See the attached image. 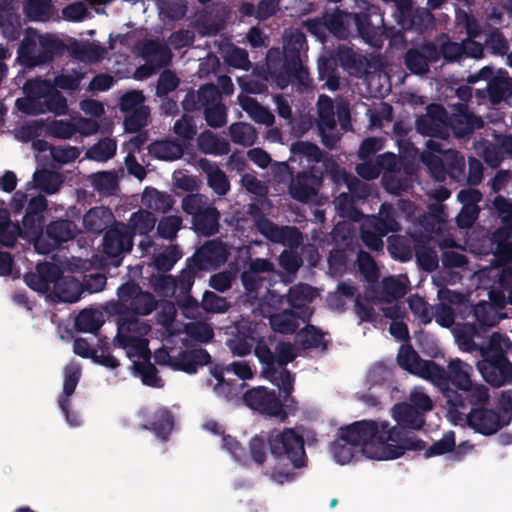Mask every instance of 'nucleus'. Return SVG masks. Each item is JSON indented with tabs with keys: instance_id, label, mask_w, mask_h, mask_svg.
<instances>
[{
	"instance_id": "34",
	"label": "nucleus",
	"mask_w": 512,
	"mask_h": 512,
	"mask_svg": "<svg viewBox=\"0 0 512 512\" xmlns=\"http://www.w3.org/2000/svg\"><path fill=\"white\" fill-rule=\"evenodd\" d=\"M490 299L493 302L478 303L473 309V315L476 321L483 326L496 325L502 316H499L493 305L502 308L505 306V297L495 292H490Z\"/></svg>"
},
{
	"instance_id": "6",
	"label": "nucleus",
	"mask_w": 512,
	"mask_h": 512,
	"mask_svg": "<svg viewBox=\"0 0 512 512\" xmlns=\"http://www.w3.org/2000/svg\"><path fill=\"white\" fill-rule=\"evenodd\" d=\"M255 355L262 364V374L279 390L289 395L293 389L294 379L291 373L285 369V365L292 362L297 354L295 347L290 343H279L273 353L263 342L255 346ZM290 398L284 396V401L288 402ZM291 401H293L291 399Z\"/></svg>"
},
{
	"instance_id": "58",
	"label": "nucleus",
	"mask_w": 512,
	"mask_h": 512,
	"mask_svg": "<svg viewBox=\"0 0 512 512\" xmlns=\"http://www.w3.org/2000/svg\"><path fill=\"white\" fill-rule=\"evenodd\" d=\"M84 75L81 68H65L55 77L53 86L62 90H77Z\"/></svg>"
},
{
	"instance_id": "7",
	"label": "nucleus",
	"mask_w": 512,
	"mask_h": 512,
	"mask_svg": "<svg viewBox=\"0 0 512 512\" xmlns=\"http://www.w3.org/2000/svg\"><path fill=\"white\" fill-rule=\"evenodd\" d=\"M306 38L299 30H290L285 33L283 46V71L276 75V62L280 55L278 49H270L267 53V66L274 82L279 88H284L292 77L304 80L306 71L303 68L300 53L305 49Z\"/></svg>"
},
{
	"instance_id": "59",
	"label": "nucleus",
	"mask_w": 512,
	"mask_h": 512,
	"mask_svg": "<svg viewBox=\"0 0 512 512\" xmlns=\"http://www.w3.org/2000/svg\"><path fill=\"white\" fill-rule=\"evenodd\" d=\"M116 150L115 140L104 138L87 150L86 158L97 162H106L115 155Z\"/></svg>"
},
{
	"instance_id": "56",
	"label": "nucleus",
	"mask_w": 512,
	"mask_h": 512,
	"mask_svg": "<svg viewBox=\"0 0 512 512\" xmlns=\"http://www.w3.org/2000/svg\"><path fill=\"white\" fill-rule=\"evenodd\" d=\"M141 201L145 207L159 212H166L172 206V200L168 194L151 187L145 188Z\"/></svg>"
},
{
	"instance_id": "44",
	"label": "nucleus",
	"mask_w": 512,
	"mask_h": 512,
	"mask_svg": "<svg viewBox=\"0 0 512 512\" xmlns=\"http://www.w3.org/2000/svg\"><path fill=\"white\" fill-rule=\"evenodd\" d=\"M135 376L140 377L143 384L151 387H162L163 381L157 375L156 368L149 362L150 355L145 358L136 357L130 359Z\"/></svg>"
},
{
	"instance_id": "31",
	"label": "nucleus",
	"mask_w": 512,
	"mask_h": 512,
	"mask_svg": "<svg viewBox=\"0 0 512 512\" xmlns=\"http://www.w3.org/2000/svg\"><path fill=\"white\" fill-rule=\"evenodd\" d=\"M58 272L59 268L55 264L39 263L36 266V272L26 274L24 280L31 289L44 294L51 292Z\"/></svg>"
},
{
	"instance_id": "53",
	"label": "nucleus",
	"mask_w": 512,
	"mask_h": 512,
	"mask_svg": "<svg viewBox=\"0 0 512 512\" xmlns=\"http://www.w3.org/2000/svg\"><path fill=\"white\" fill-rule=\"evenodd\" d=\"M492 243L495 246L494 254L501 261L512 260V230L498 228L492 235Z\"/></svg>"
},
{
	"instance_id": "41",
	"label": "nucleus",
	"mask_w": 512,
	"mask_h": 512,
	"mask_svg": "<svg viewBox=\"0 0 512 512\" xmlns=\"http://www.w3.org/2000/svg\"><path fill=\"white\" fill-rule=\"evenodd\" d=\"M40 83V79L29 80L23 87L25 96L16 100L17 109L27 115H39L45 112L42 95L28 91L30 85Z\"/></svg>"
},
{
	"instance_id": "61",
	"label": "nucleus",
	"mask_w": 512,
	"mask_h": 512,
	"mask_svg": "<svg viewBox=\"0 0 512 512\" xmlns=\"http://www.w3.org/2000/svg\"><path fill=\"white\" fill-rule=\"evenodd\" d=\"M231 140L243 146H251L257 139L254 127L248 123H234L229 127Z\"/></svg>"
},
{
	"instance_id": "22",
	"label": "nucleus",
	"mask_w": 512,
	"mask_h": 512,
	"mask_svg": "<svg viewBox=\"0 0 512 512\" xmlns=\"http://www.w3.org/2000/svg\"><path fill=\"white\" fill-rule=\"evenodd\" d=\"M319 114V131L325 146L332 148L339 139L335 131V113L331 98L320 95L317 102Z\"/></svg>"
},
{
	"instance_id": "2",
	"label": "nucleus",
	"mask_w": 512,
	"mask_h": 512,
	"mask_svg": "<svg viewBox=\"0 0 512 512\" xmlns=\"http://www.w3.org/2000/svg\"><path fill=\"white\" fill-rule=\"evenodd\" d=\"M449 125L458 134H466L482 127L483 121L467 111L463 105L459 114L448 121L447 113L437 104L429 105L427 113L417 119V131L431 137L426 142V150L421 154V159L437 181H444L447 175L458 179L465 166L463 156L442 146V140L449 135Z\"/></svg>"
},
{
	"instance_id": "3",
	"label": "nucleus",
	"mask_w": 512,
	"mask_h": 512,
	"mask_svg": "<svg viewBox=\"0 0 512 512\" xmlns=\"http://www.w3.org/2000/svg\"><path fill=\"white\" fill-rule=\"evenodd\" d=\"M46 207L47 200L44 196L32 197L27 214L23 217L22 230L10 221L7 209H0V248L12 246L18 235H21L33 242L34 248L39 254H47L60 242L72 239L76 235L77 227L68 220L51 223L47 227L46 235L43 234L44 218L42 213Z\"/></svg>"
},
{
	"instance_id": "18",
	"label": "nucleus",
	"mask_w": 512,
	"mask_h": 512,
	"mask_svg": "<svg viewBox=\"0 0 512 512\" xmlns=\"http://www.w3.org/2000/svg\"><path fill=\"white\" fill-rule=\"evenodd\" d=\"M477 369L492 386L512 385V364L506 357L483 358L477 363Z\"/></svg>"
},
{
	"instance_id": "12",
	"label": "nucleus",
	"mask_w": 512,
	"mask_h": 512,
	"mask_svg": "<svg viewBox=\"0 0 512 512\" xmlns=\"http://www.w3.org/2000/svg\"><path fill=\"white\" fill-rule=\"evenodd\" d=\"M408 278L400 275L398 277H387L382 280L381 291L375 292L367 289L365 299H357L355 311L361 321L376 322V313L370 304V300L391 302L394 299L404 296L408 289Z\"/></svg>"
},
{
	"instance_id": "45",
	"label": "nucleus",
	"mask_w": 512,
	"mask_h": 512,
	"mask_svg": "<svg viewBox=\"0 0 512 512\" xmlns=\"http://www.w3.org/2000/svg\"><path fill=\"white\" fill-rule=\"evenodd\" d=\"M142 56L157 68L167 65L172 58L169 48L157 41H146L142 47Z\"/></svg>"
},
{
	"instance_id": "9",
	"label": "nucleus",
	"mask_w": 512,
	"mask_h": 512,
	"mask_svg": "<svg viewBox=\"0 0 512 512\" xmlns=\"http://www.w3.org/2000/svg\"><path fill=\"white\" fill-rule=\"evenodd\" d=\"M151 326L137 317H119L114 346L125 350L129 359L145 358L150 355L148 336Z\"/></svg>"
},
{
	"instance_id": "54",
	"label": "nucleus",
	"mask_w": 512,
	"mask_h": 512,
	"mask_svg": "<svg viewBox=\"0 0 512 512\" xmlns=\"http://www.w3.org/2000/svg\"><path fill=\"white\" fill-rule=\"evenodd\" d=\"M197 144L203 153L215 156L225 155L230 150L229 143L225 139L219 138L209 131L200 134Z\"/></svg>"
},
{
	"instance_id": "49",
	"label": "nucleus",
	"mask_w": 512,
	"mask_h": 512,
	"mask_svg": "<svg viewBox=\"0 0 512 512\" xmlns=\"http://www.w3.org/2000/svg\"><path fill=\"white\" fill-rule=\"evenodd\" d=\"M149 153L159 160L174 161L183 154V147L176 141L161 140L149 145Z\"/></svg>"
},
{
	"instance_id": "23",
	"label": "nucleus",
	"mask_w": 512,
	"mask_h": 512,
	"mask_svg": "<svg viewBox=\"0 0 512 512\" xmlns=\"http://www.w3.org/2000/svg\"><path fill=\"white\" fill-rule=\"evenodd\" d=\"M228 247L221 241L212 240L200 247L193 256V261L199 269L216 268L227 261Z\"/></svg>"
},
{
	"instance_id": "10",
	"label": "nucleus",
	"mask_w": 512,
	"mask_h": 512,
	"mask_svg": "<svg viewBox=\"0 0 512 512\" xmlns=\"http://www.w3.org/2000/svg\"><path fill=\"white\" fill-rule=\"evenodd\" d=\"M267 442L271 454L278 461H287L294 469L306 466L304 435L299 428L274 430L268 435Z\"/></svg>"
},
{
	"instance_id": "20",
	"label": "nucleus",
	"mask_w": 512,
	"mask_h": 512,
	"mask_svg": "<svg viewBox=\"0 0 512 512\" xmlns=\"http://www.w3.org/2000/svg\"><path fill=\"white\" fill-rule=\"evenodd\" d=\"M321 173L315 166L311 167L310 172L298 173L289 187L291 197L304 203L313 201L321 185Z\"/></svg>"
},
{
	"instance_id": "17",
	"label": "nucleus",
	"mask_w": 512,
	"mask_h": 512,
	"mask_svg": "<svg viewBox=\"0 0 512 512\" xmlns=\"http://www.w3.org/2000/svg\"><path fill=\"white\" fill-rule=\"evenodd\" d=\"M103 252L112 260L114 266H119L124 254L132 248V235L123 224L108 230L103 238Z\"/></svg>"
},
{
	"instance_id": "29",
	"label": "nucleus",
	"mask_w": 512,
	"mask_h": 512,
	"mask_svg": "<svg viewBox=\"0 0 512 512\" xmlns=\"http://www.w3.org/2000/svg\"><path fill=\"white\" fill-rule=\"evenodd\" d=\"M384 2H392L396 6L399 16L398 24L403 29H408L414 25L427 26L432 24L433 15L429 9L418 8L415 15L412 16L411 0H383Z\"/></svg>"
},
{
	"instance_id": "40",
	"label": "nucleus",
	"mask_w": 512,
	"mask_h": 512,
	"mask_svg": "<svg viewBox=\"0 0 512 512\" xmlns=\"http://www.w3.org/2000/svg\"><path fill=\"white\" fill-rule=\"evenodd\" d=\"M198 165L205 172L208 185L216 194L223 196L229 191L228 178L216 163L202 158L198 161Z\"/></svg>"
},
{
	"instance_id": "43",
	"label": "nucleus",
	"mask_w": 512,
	"mask_h": 512,
	"mask_svg": "<svg viewBox=\"0 0 512 512\" xmlns=\"http://www.w3.org/2000/svg\"><path fill=\"white\" fill-rule=\"evenodd\" d=\"M114 221L112 211L106 207H94L83 217L84 227L94 233L102 232Z\"/></svg>"
},
{
	"instance_id": "5",
	"label": "nucleus",
	"mask_w": 512,
	"mask_h": 512,
	"mask_svg": "<svg viewBox=\"0 0 512 512\" xmlns=\"http://www.w3.org/2000/svg\"><path fill=\"white\" fill-rule=\"evenodd\" d=\"M328 30L338 38H348L358 34L367 44L381 47L384 41L383 19L379 9L367 5L366 12L351 14L336 11L323 17Z\"/></svg>"
},
{
	"instance_id": "64",
	"label": "nucleus",
	"mask_w": 512,
	"mask_h": 512,
	"mask_svg": "<svg viewBox=\"0 0 512 512\" xmlns=\"http://www.w3.org/2000/svg\"><path fill=\"white\" fill-rule=\"evenodd\" d=\"M150 285L153 290L160 296H173L177 289L178 283L171 275L158 274L150 278Z\"/></svg>"
},
{
	"instance_id": "32",
	"label": "nucleus",
	"mask_w": 512,
	"mask_h": 512,
	"mask_svg": "<svg viewBox=\"0 0 512 512\" xmlns=\"http://www.w3.org/2000/svg\"><path fill=\"white\" fill-rule=\"evenodd\" d=\"M493 70L489 66L483 67L478 73L470 75L467 79L469 84H474L480 80L487 81L486 89L491 103L497 104L503 100L506 95V81L500 78H493Z\"/></svg>"
},
{
	"instance_id": "38",
	"label": "nucleus",
	"mask_w": 512,
	"mask_h": 512,
	"mask_svg": "<svg viewBox=\"0 0 512 512\" xmlns=\"http://www.w3.org/2000/svg\"><path fill=\"white\" fill-rule=\"evenodd\" d=\"M424 54L418 50H409L405 57L408 69L415 74H424L428 71V62L438 58V49L434 44H426L422 47Z\"/></svg>"
},
{
	"instance_id": "35",
	"label": "nucleus",
	"mask_w": 512,
	"mask_h": 512,
	"mask_svg": "<svg viewBox=\"0 0 512 512\" xmlns=\"http://www.w3.org/2000/svg\"><path fill=\"white\" fill-rule=\"evenodd\" d=\"M203 427L207 432L219 437L222 448L230 454L233 460L246 463L244 449L235 438L225 434L219 423L214 420H207Z\"/></svg>"
},
{
	"instance_id": "63",
	"label": "nucleus",
	"mask_w": 512,
	"mask_h": 512,
	"mask_svg": "<svg viewBox=\"0 0 512 512\" xmlns=\"http://www.w3.org/2000/svg\"><path fill=\"white\" fill-rule=\"evenodd\" d=\"M89 181L92 187L100 194H110L117 185V177L114 172L103 171L91 174Z\"/></svg>"
},
{
	"instance_id": "8",
	"label": "nucleus",
	"mask_w": 512,
	"mask_h": 512,
	"mask_svg": "<svg viewBox=\"0 0 512 512\" xmlns=\"http://www.w3.org/2000/svg\"><path fill=\"white\" fill-rule=\"evenodd\" d=\"M448 397L450 396L448 395ZM448 405L447 417L453 425L467 424L482 435H492L511 422L510 415L500 416L496 411L484 407L471 408L467 414L459 412L458 408H464L465 404L461 395L458 394H454L453 398L448 399Z\"/></svg>"
},
{
	"instance_id": "30",
	"label": "nucleus",
	"mask_w": 512,
	"mask_h": 512,
	"mask_svg": "<svg viewBox=\"0 0 512 512\" xmlns=\"http://www.w3.org/2000/svg\"><path fill=\"white\" fill-rule=\"evenodd\" d=\"M83 286L79 280L70 275H58L54 278L52 299L60 302L74 303L81 297Z\"/></svg>"
},
{
	"instance_id": "47",
	"label": "nucleus",
	"mask_w": 512,
	"mask_h": 512,
	"mask_svg": "<svg viewBox=\"0 0 512 512\" xmlns=\"http://www.w3.org/2000/svg\"><path fill=\"white\" fill-rule=\"evenodd\" d=\"M70 50L75 59L87 63H96L102 60L107 53L104 47L89 42L75 43Z\"/></svg>"
},
{
	"instance_id": "21",
	"label": "nucleus",
	"mask_w": 512,
	"mask_h": 512,
	"mask_svg": "<svg viewBox=\"0 0 512 512\" xmlns=\"http://www.w3.org/2000/svg\"><path fill=\"white\" fill-rule=\"evenodd\" d=\"M256 325L248 320L242 319L237 322L227 339V346L234 356L243 357L248 355L256 343Z\"/></svg>"
},
{
	"instance_id": "48",
	"label": "nucleus",
	"mask_w": 512,
	"mask_h": 512,
	"mask_svg": "<svg viewBox=\"0 0 512 512\" xmlns=\"http://www.w3.org/2000/svg\"><path fill=\"white\" fill-rule=\"evenodd\" d=\"M238 101L249 117L257 123L264 125H272L274 122L273 114L263 106L259 105L255 99L247 95H239Z\"/></svg>"
},
{
	"instance_id": "51",
	"label": "nucleus",
	"mask_w": 512,
	"mask_h": 512,
	"mask_svg": "<svg viewBox=\"0 0 512 512\" xmlns=\"http://www.w3.org/2000/svg\"><path fill=\"white\" fill-rule=\"evenodd\" d=\"M104 323V314L94 308L83 309L75 320L77 330L84 333H94L100 329Z\"/></svg>"
},
{
	"instance_id": "62",
	"label": "nucleus",
	"mask_w": 512,
	"mask_h": 512,
	"mask_svg": "<svg viewBox=\"0 0 512 512\" xmlns=\"http://www.w3.org/2000/svg\"><path fill=\"white\" fill-rule=\"evenodd\" d=\"M182 257V253L175 245L167 246L162 252L154 257L153 265L159 271H169Z\"/></svg>"
},
{
	"instance_id": "52",
	"label": "nucleus",
	"mask_w": 512,
	"mask_h": 512,
	"mask_svg": "<svg viewBox=\"0 0 512 512\" xmlns=\"http://www.w3.org/2000/svg\"><path fill=\"white\" fill-rule=\"evenodd\" d=\"M219 212L214 206H210L195 220H192L194 230L204 236H209L218 231Z\"/></svg>"
},
{
	"instance_id": "39",
	"label": "nucleus",
	"mask_w": 512,
	"mask_h": 512,
	"mask_svg": "<svg viewBox=\"0 0 512 512\" xmlns=\"http://www.w3.org/2000/svg\"><path fill=\"white\" fill-rule=\"evenodd\" d=\"M452 333L460 350L468 353L477 351L480 355H484L487 352L483 346L477 345L473 340L477 333L475 325L458 323L453 326Z\"/></svg>"
},
{
	"instance_id": "57",
	"label": "nucleus",
	"mask_w": 512,
	"mask_h": 512,
	"mask_svg": "<svg viewBox=\"0 0 512 512\" xmlns=\"http://www.w3.org/2000/svg\"><path fill=\"white\" fill-rule=\"evenodd\" d=\"M291 151L293 153V159H299L300 163L306 162L310 164H319L322 162V153L320 149L308 142H297L292 145Z\"/></svg>"
},
{
	"instance_id": "25",
	"label": "nucleus",
	"mask_w": 512,
	"mask_h": 512,
	"mask_svg": "<svg viewBox=\"0 0 512 512\" xmlns=\"http://www.w3.org/2000/svg\"><path fill=\"white\" fill-rule=\"evenodd\" d=\"M317 297V291L307 285L298 284L291 287L286 295L289 308L299 314L302 322H308L313 311L309 304Z\"/></svg>"
},
{
	"instance_id": "16",
	"label": "nucleus",
	"mask_w": 512,
	"mask_h": 512,
	"mask_svg": "<svg viewBox=\"0 0 512 512\" xmlns=\"http://www.w3.org/2000/svg\"><path fill=\"white\" fill-rule=\"evenodd\" d=\"M120 109L126 114L124 126L127 132H136L147 124L149 109L139 91H130L122 96Z\"/></svg>"
},
{
	"instance_id": "11",
	"label": "nucleus",
	"mask_w": 512,
	"mask_h": 512,
	"mask_svg": "<svg viewBox=\"0 0 512 512\" xmlns=\"http://www.w3.org/2000/svg\"><path fill=\"white\" fill-rule=\"evenodd\" d=\"M363 161V163L356 166V172L360 177L372 180L383 171L382 182L388 192L398 194L406 189V182L399 177L402 163L396 155L385 153L378 156L375 162Z\"/></svg>"
},
{
	"instance_id": "55",
	"label": "nucleus",
	"mask_w": 512,
	"mask_h": 512,
	"mask_svg": "<svg viewBox=\"0 0 512 512\" xmlns=\"http://www.w3.org/2000/svg\"><path fill=\"white\" fill-rule=\"evenodd\" d=\"M197 97L198 103L201 106L209 107L211 105L216 104L220 101V93L216 86L212 84H207L202 86L199 90L197 95L195 94H188L186 98L183 101V107L185 109H192L195 106L194 100Z\"/></svg>"
},
{
	"instance_id": "19",
	"label": "nucleus",
	"mask_w": 512,
	"mask_h": 512,
	"mask_svg": "<svg viewBox=\"0 0 512 512\" xmlns=\"http://www.w3.org/2000/svg\"><path fill=\"white\" fill-rule=\"evenodd\" d=\"M243 401L249 408L269 416H281L283 412L275 391L262 386L248 390L243 396Z\"/></svg>"
},
{
	"instance_id": "15",
	"label": "nucleus",
	"mask_w": 512,
	"mask_h": 512,
	"mask_svg": "<svg viewBox=\"0 0 512 512\" xmlns=\"http://www.w3.org/2000/svg\"><path fill=\"white\" fill-rule=\"evenodd\" d=\"M284 298L270 294L267 299L261 304V312L264 316L269 318L271 328L279 333L288 334L293 333L302 322L299 314L292 309H284L282 312H277V306L282 305Z\"/></svg>"
},
{
	"instance_id": "26",
	"label": "nucleus",
	"mask_w": 512,
	"mask_h": 512,
	"mask_svg": "<svg viewBox=\"0 0 512 512\" xmlns=\"http://www.w3.org/2000/svg\"><path fill=\"white\" fill-rule=\"evenodd\" d=\"M256 226L258 231L272 242L291 248L301 243V234L295 227H278L266 218L258 219Z\"/></svg>"
},
{
	"instance_id": "4",
	"label": "nucleus",
	"mask_w": 512,
	"mask_h": 512,
	"mask_svg": "<svg viewBox=\"0 0 512 512\" xmlns=\"http://www.w3.org/2000/svg\"><path fill=\"white\" fill-rule=\"evenodd\" d=\"M397 361L402 369L431 382L442 391L447 390L450 384L459 390L468 389L472 383L473 367L459 358L450 359L445 370L431 360L421 359L411 346L402 345Z\"/></svg>"
},
{
	"instance_id": "42",
	"label": "nucleus",
	"mask_w": 512,
	"mask_h": 512,
	"mask_svg": "<svg viewBox=\"0 0 512 512\" xmlns=\"http://www.w3.org/2000/svg\"><path fill=\"white\" fill-rule=\"evenodd\" d=\"M73 351L80 357L93 358L96 363L108 368L114 369L119 366V361L113 355L104 352L97 354L89 342L83 338L75 339Z\"/></svg>"
},
{
	"instance_id": "46",
	"label": "nucleus",
	"mask_w": 512,
	"mask_h": 512,
	"mask_svg": "<svg viewBox=\"0 0 512 512\" xmlns=\"http://www.w3.org/2000/svg\"><path fill=\"white\" fill-rule=\"evenodd\" d=\"M174 421L169 411L160 409L153 413L144 428L153 431L160 439L165 440L173 429Z\"/></svg>"
},
{
	"instance_id": "24",
	"label": "nucleus",
	"mask_w": 512,
	"mask_h": 512,
	"mask_svg": "<svg viewBox=\"0 0 512 512\" xmlns=\"http://www.w3.org/2000/svg\"><path fill=\"white\" fill-rule=\"evenodd\" d=\"M117 295L119 300L137 314L147 315L155 308L154 297L147 292H142L139 288L131 283H126L118 288Z\"/></svg>"
},
{
	"instance_id": "14",
	"label": "nucleus",
	"mask_w": 512,
	"mask_h": 512,
	"mask_svg": "<svg viewBox=\"0 0 512 512\" xmlns=\"http://www.w3.org/2000/svg\"><path fill=\"white\" fill-rule=\"evenodd\" d=\"M54 40L49 35H41L34 29H27L18 49V61L28 67L48 61L52 57Z\"/></svg>"
},
{
	"instance_id": "28",
	"label": "nucleus",
	"mask_w": 512,
	"mask_h": 512,
	"mask_svg": "<svg viewBox=\"0 0 512 512\" xmlns=\"http://www.w3.org/2000/svg\"><path fill=\"white\" fill-rule=\"evenodd\" d=\"M28 91L42 95L45 111L48 110L55 115H65L68 112L66 98L56 90V87L49 80L40 79V83L30 85Z\"/></svg>"
},
{
	"instance_id": "27",
	"label": "nucleus",
	"mask_w": 512,
	"mask_h": 512,
	"mask_svg": "<svg viewBox=\"0 0 512 512\" xmlns=\"http://www.w3.org/2000/svg\"><path fill=\"white\" fill-rule=\"evenodd\" d=\"M391 415L397 423L395 427L401 430L404 437L418 440V438L410 436L408 433L404 432L403 428L420 429L424 424L423 412L408 403H400L396 404L392 408ZM421 442L423 443V448L421 450H423L425 448V443L422 440Z\"/></svg>"
},
{
	"instance_id": "37",
	"label": "nucleus",
	"mask_w": 512,
	"mask_h": 512,
	"mask_svg": "<svg viewBox=\"0 0 512 512\" xmlns=\"http://www.w3.org/2000/svg\"><path fill=\"white\" fill-rule=\"evenodd\" d=\"M210 362V355L205 349L185 350L177 353L174 370H181L188 374H194L198 368Z\"/></svg>"
},
{
	"instance_id": "13",
	"label": "nucleus",
	"mask_w": 512,
	"mask_h": 512,
	"mask_svg": "<svg viewBox=\"0 0 512 512\" xmlns=\"http://www.w3.org/2000/svg\"><path fill=\"white\" fill-rule=\"evenodd\" d=\"M395 209L391 205L382 204L379 215L367 218L361 226V236L365 245L373 250L383 248L382 238L389 232L398 230Z\"/></svg>"
},
{
	"instance_id": "50",
	"label": "nucleus",
	"mask_w": 512,
	"mask_h": 512,
	"mask_svg": "<svg viewBox=\"0 0 512 512\" xmlns=\"http://www.w3.org/2000/svg\"><path fill=\"white\" fill-rule=\"evenodd\" d=\"M63 183V178L60 173L49 170H37L33 174L32 182L29 185L37 187L41 191L54 194L56 193Z\"/></svg>"
},
{
	"instance_id": "60",
	"label": "nucleus",
	"mask_w": 512,
	"mask_h": 512,
	"mask_svg": "<svg viewBox=\"0 0 512 512\" xmlns=\"http://www.w3.org/2000/svg\"><path fill=\"white\" fill-rule=\"evenodd\" d=\"M24 13L30 20L47 21L53 13L51 0H27Z\"/></svg>"
},
{
	"instance_id": "36",
	"label": "nucleus",
	"mask_w": 512,
	"mask_h": 512,
	"mask_svg": "<svg viewBox=\"0 0 512 512\" xmlns=\"http://www.w3.org/2000/svg\"><path fill=\"white\" fill-rule=\"evenodd\" d=\"M273 270V265L266 259L257 258L250 262L248 269L243 271L241 279L247 291H255L265 280V274Z\"/></svg>"
},
{
	"instance_id": "33",
	"label": "nucleus",
	"mask_w": 512,
	"mask_h": 512,
	"mask_svg": "<svg viewBox=\"0 0 512 512\" xmlns=\"http://www.w3.org/2000/svg\"><path fill=\"white\" fill-rule=\"evenodd\" d=\"M323 165L329 170L332 180L336 184H344L352 197L364 198L368 195L369 187L367 184L347 175L343 169L335 166L332 161L324 162Z\"/></svg>"
},
{
	"instance_id": "1",
	"label": "nucleus",
	"mask_w": 512,
	"mask_h": 512,
	"mask_svg": "<svg viewBox=\"0 0 512 512\" xmlns=\"http://www.w3.org/2000/svg\"><path fill=\"white\" fill-rule=\"evenodd\" d=\"M358 447L367 458L386 461L398 459L407 451H418L423 443L404 437L387 421L362 420L340 428L330 452L337 464L347 465L356 458Z\"/></svg>"
}]
</instances>
